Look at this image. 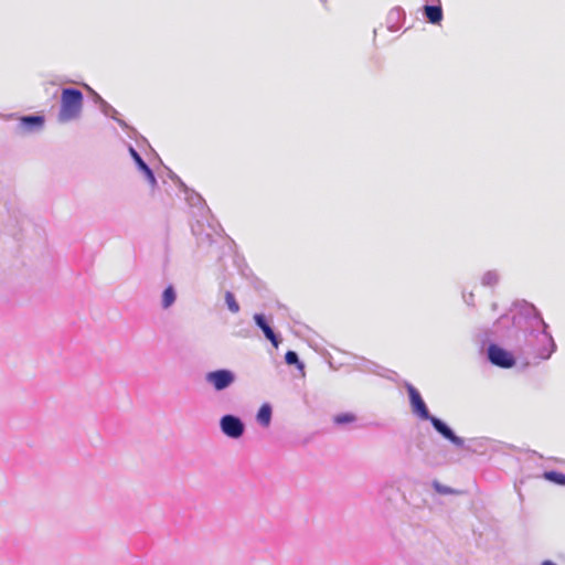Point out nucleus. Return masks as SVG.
<instances>
[{"instance_id":"nucleus-1","label":"nucleus","mask_w":565,"mask_h":565,"mask_svg":"<svg viewBox=\"0 0 565 565\" xmlns=\"http://www.w3.org/2000/svg\"><path fill=\"white\" fill-rule=\"evenodd\" d=\"M83 107V94L75 88H64L61 95L60 121H70L77 118Z\"/></svg>"},{"instance_id":"nucleus-7","label":"nucleus","mask_w":565,"mask_h":565,"mask_svg":"<svg viewBox=\"0 0 565 565\" xmlns=\"http://www.w3.org/2000/svg\"><path fill=\"white\" fill-rule=\"evenodd\" d=\"M254 320H255L256 324L262 329L265 337L271 342V344L275 348H278L279 340H278L277 335L275 334V332L273 331V329L266 322L265 317L263 315L257 313L254 316Z\"/></svg>"},{"instance_id":"nucleus-17","label":"nucleus","mask_w":565,"mask_h":565,"mask_svg":"<svg viewBox=\"0 0 565 565\" xmlns=\"http://www.w3.org/2000/svg\"><path fill=\"white\" fill-rule=\"evenodd\" d=\"M437 490L441 493H451L452 491L448 488H440V487H437Z\"/></svg>"},{"instance_id":"nucleus-9","label":"nucleus","mask_w":565,"mask_h":565,"mask_svg":"<svg viewBox=\"0 0 565 565\" xmlns=\"http://www.w3.org/2000/svg\"><path fill=\"white\" fill-rule=\"evenodd\" d=\"M425 14L430 23L437 24L443 20V10L439 6H425Z\"/></svg>"},{"instance_id":"nucleus-4","label":"nucleus","mask_w":565,"mask_h":565,"mask_svg":"<svg viewBox=\"0 0 565 565\" xmlns=\"http://www.w3.org/2000/svg\"><path fill=\"white\" fill-rule=\"evenodd\" d=\"M221 429L226 436L238 438L244 433V425L238 417L225 415L221 419Z\"/></svg>"},{"instance_id":"nucleus-11","label":"nucleus","mask_w":565,"mask_h":565,"mask_svg":"<svg viewBox=\"0 0 565 565\" xmlns=\"http://www.w3.org/2000/svg\"><path fill=\"white\" fill-rule=\"evenodd\" d=\"M270 418H271V408L269 405H263L259 411H258V414H257V419L258 422L264 425V426H268L269 423H270Z\"/></svg>"},{"instance_id":"nucleus-12","label":"nucleus","mask_w":565,"mask_h":565,"mask_svg":"<svg viewBox=\"0 0 565 565\" xmlns=\"http://www.w3.org/2000/svg\"><path fill=\"white\" fill-rule=\"evenodd\" d=\"M175 300V292L172 286H169L164 289L162 294V306L163 308H169Z\"/></svg>"},{"instance_id":"nucleus-8","label":"nucleus","mask_w":565,"mask_h":565,"mask_svg":"<svg viewBox=\"0 0 565 565\" xmlns=\"http://www.w3.org/2000/svg\"><path fill=\"white\" fill-rule=\"evenodd\" d=\"M130 153H131L135 162L137 163L138 168L146 174L147 179L152 184H154L156 178H154L151 169L146 164V162L141 159V157L138 154V152L134 148H130Z\"/></svg>"},{"instance_id":"nucleus-15","label":"nucleus","mask_w":565,"mask_h":565,"mask_svg":"<svg viewBox=\"0 0 565 565\" xmlns=\"http://www.w3.org/2000/svg\"><path fill=\"white\" fill-rule=\"evenodd\" d=\"M285 361L289 365L296 364L299 369L303 367V364L301 362H299L298 355L294 351H288L286 353Z\"/></svg>"},{"instance_id":"nucleus-3","label":"nucleus","mask_w":565,"mask_h":565,"mask_svg":"<svg viewBox=\"0 0 565 565\" xmlns=\"http://www.w3.org/2000/svg\"><path fill=\"white\" fill-rule=\"evenodd\" d=\"M488 353L490 361L498 366L511 367L515 363L513 355L498 345H490Z\"/></svg>"},{"instance_id":"nucleus-16","label":"nucleus","mask_w":565,"mask_h":565,"mask_svg":"<svg viewBox=\"0 0 565 565\" xmlns=\"http://www.w3.org/2000/svg\"><path fill=\"white\" fill-rule=\"evenodd\" d=\"M354 419H355V416L353 414L345 413V414L337 415L334 417V423L339 424V425H342V424L352 423V422H354Z\"/></svg>"},{"instance_id":"nucleus-18","label":"nucleus","mask_w":565,"mask_h":565,"mask_svg":"<svg viewBox=\"0 0 565 565\" xmlns=\"http://www.w3.org/2000/svg\"><path fill=\"white\" fill-rule=\"evenodd\" d=\"M541 565H556L551 561H544Z\"/></svg>"},{"instance_id":"nucleus-14","label":"nucleus","mask_w":565,"mask_h":565,"mask_svg":"<svg viewBox=\"0 0 565 565\" xmlns=\"http://www.w3.org/2000/svg\"><path fill=\"white\" fill-rule=\"evenodd\" d=\"M224 297H225V302H226L230 311H232L233 313L238 312L239 311V305L236 301L234 295L231 291H226Z\"/></svg>"},{"instance_id":"nucleus-5","label":"nucleus","mask_w":565,"mask_h":565,"mask_svg":"<svg viewBox=\"0 0 565 565\" xmlns=\"http://www.w3.org/2000/svg\"><path fill=\"white\" fill-rule=\"evenodd\" d=\"M407 390L413 411L423 419H428L430 417L428 409L418 391L412 385H408Z\"/></svg>"},{"instance_id":"nucleus-13","label":"nucleus","mask_w":565,"mask_h":565,"mask_svg":"<svg viewBox=\"0 0 565 565\" xmlns=\"http://www.w3.org/2000/svg\"><path fill=\"white\" fill-rule=\"evenodd\" d=\"M544 478L548 481L565 486V475L557 471H546Z\"/></svg>"},{"instance_id":"nucleus-10","label":"nucleus","mask_w":565,"mask_h":565,"mask_svg":"<svg viewBox=\"0 0 565 565\" xmlns=\"http://www.w3.org/2000/svg\"><path fill=\"white\" fill-rule=\"evenodd\" d=\"M44 124L43 116H24L20 119V125L24 129H31L33 127L41 128Z\"/></svg>"},{"instance_id":"nucleus-6","label":"nucleus","mask_w":565,"mask_h":565,"mask_svg":"<svg viewBox=\"0 0 565 565\" xmlns=\"http://www.w3.org/2000/svg\"><path fill=\"white\" fill-rule=\"evenodd\" d=\"M428 419L433 424L434 428L438 433H440L446 439L450 440L452 444H455L457 446H462L463 440L460 437H457L452 433V430L446 424H444L440 419H438L434 416H430Z\"/></svg>"},{"instance_id":"nucleus-2","label":"nucleus","mask_w":565,"mask_h":565,"mask_svg":"<svg viewBox=\"0 0 565 565\" xmlns=\"http://www.w3.org/2000/svg\"><path fill=\"white\" fill-rule=\"evenodd\" d=\"M205 380L216 391H222L234 382V374L228 370H217L209 372L205 376Z\"/></svg>"}]
</instances>
